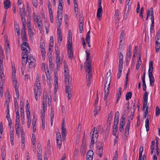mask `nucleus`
<instances>
[{
    "mask_svg": "<svg viewBox=\"0 0 160 160\" xmlns=\"http://www.w3.org/2000/svg\"><path fill=\"white\" fill-rule=\"evenodd\" d=\"M37 148H38L37 150L38 157H42V149L40 146L38 145L37 146Z\"/></svg>",
    "mask_w": 160,
    "mask_h": 160,
    "instance_id": "412c9836",
    "label": "nucleus"
},
{
    "mask_svg": "<svg viewBox=\"0 0 160 160\" xmlns=\"http://www.w3.org/2000/svg\"><path fill=\"white\" fill-rule=\"evenodd\" d=\"M28 62V59L26 58H22V64L23 66L26 65Z\"/></svg>",
    "mask_w": 160,
    "mask_h": 160,
    "instance_id": "09e8293b",
    "label": "nucleus"
},
{
    "mask_svg": "<svg viewBox=\"0 0 160 160\" xmlns=\"http://www.w3.org/2000/svg\"><path fill=\"white\" fill-rule=\"evenodd\" d=\"M111 78V76L110 74V72H109V74H108V72L105 79V83L104 85V92H105H105H107L108 90H109Z\"/></svg>",
    "mask_w": 160,
    "mask_h": 160,
    "instance_id": "f03ea898",
    "label": "nucleus"
},
{
    "mask_svg": "<svg viewBox=\"0 0 160 160\" xmlns=\"http://www.w3.org/2000/svg\"><path fill=\"white\" fill-rule=\"evenodd\" d=\"M132 92H128L126 95V100H128L130 99L132 96Z\"/></svg>",
    "mask_w": 160,
    "mask_h": 160,
    "instance_id": "c85d7f7f",
    "label": "nucleus"
},
{
    "mask_svg": "<svg viewBox=\"0 0 160 160\" xmlns=\"http://www.w3.org/2000/svg\"><path fill=\"white\" fill-rule=\"evenodd\" d=\"M79 32L80 33H82V32L83 30V17H80L79 19Z\"/></svg>",
    "mask_w": 160,
    "mask_h": 160,
    "instance_id": "0eeeda50",
    "label": "nucleus"
},
{
    "mask_svg": "<svg viewBox=\"0 0 160 160\" xmlns=\"http://www.w3.org/2000/svg\"><path fill=\"white\" fill-rule=\"evenodd\" d=\"M93 134L92 135L91 144L90 145V148H93V144L94 143V138H93Z\"/></svg>",
    "mask_w": 160,
    "mask_h": 160,
    "instance_id": "2f4dec72",
    "label": "nucleus"
},
{
    "mask_svg": "<svg viewBox=\"0 0 160 160\" xmlns=\"http://www.w3.org/2000/svg\"><path fill=\"white\" fill-rule=\"evenodd\" d=\"M42 118V129L44 130L45 127V117H41Z\"/></svg>",
    "mask_w": 160,
    "mask_h": 160,
    "instance_id": "ea45409f",
    "label": "nucleus"
},
{
    "mask_svg": "<svg viewBox=\"0 0 160 160\" xmlns=\"http://www.w3.org/2000/svg\"><path fill=\"white\" fill-rule=\"evenodd\" d=\"M103 144L102 143H100V146H98L97 147V153L99 155L100 157L102 156L103 153Z\"/></svg>",
    "mask_w": 160,
    "mask_h": 160,
    "instance_id": "1a4fd4ad",
    "label": "nucleus"
},
{
    "mask_svg": "<svg viewBox=\"0 0 160 160\" xmlns=\"http://www.w3.org/2000/svg\"><path fill=\"white\" fill-rule=\"evenodd\" d=\"M56 60V65H57V69H59L60 68V66L61 63L60 62V59Z\"/></svg>",
    "mask_w": 160,
    "mask_h": 160,
    "instance_id": "a18cd8bd",
    "label": "nucleus"
},
{
    "mask_svg": "<svg viewBox=\"0 0 160 160\" xmlns=\"http://www.w3.org/2000/svg\"><path fill=\"white\" fill-rule=\"evenodd\" d=\"M95 109L94 110V112H95V113H94L95 116H96L97 114H98V113H99L100 111V107H95Z\"/></svg>",
    "mask_w": 160,
    "mask_h": 160,
    "instance_id": "f704fd0d",
    "label": "nucleus"
},
{
    "mask_svg": "<svg viewBox=\"0 0 160 160\" xmlns=\"http://www.w3.org/2000/svg\"><path fill=\"white\" fill-rule=\"evenodd\" d=\"M62 134L63 138H65L66 134V128L65 127V123L64 119H63L62 122Z\"/></svg>",
    "mask_w": 160,
    "mask_h": 160,
    "instance_id": "9d476101",
    "label": "nucleus"
},
{
    "mask_svg": "<svg viewBox=\"0 0 160 160\" xmlns=\"http://www.w3.org/2000/svg\"><path fill=\"white\" fill-rule=\"evenodd\" d=\"M98 94H97V97L96 98V99L95 100V102L94 103V107H98L97 104L98 103Z\"/></svg>",
    "mask_w": 160,
    "mask_h": 160,
    "instance_id": "603ef678",
    "label": "nucleus"
},
{
    "mask_svg": "<svg viewBox=\"0 0 160 160\" xmlns=\"http://www.w3.org/2000/svg\"><path fill=\"white\" fill-rule=\"evenodd\" d=\"M28 36L30 40L33 37V34L31 29V28H28Z\"/></svg>",
    "mask_w": 160,
    "mask_h": 160,
    "instance_id": "a878e982",
    "label": "nucleus"
},
{
    "mask_svg": "<svg viewBox=\"0 0 160 160\" xmlns=\"http://www.w3.org/2000/svg\"><path fill=\"white\" fill-rule=\"evenodd\" d=\"M124 35V31H122L121 33V35L120 38V40H122L123 39L124 40V38L123 37V36Z\"/></svg>",
    "mask_w": 160,
    "mask_h": 160,
    "instance_id": "bf43d9fd",
    "label": "nucleus"
},
{
    "mask_svg": "<svg viewBox=\"0 0 160 160\" xmlns=\"http://www.w3.org/2000/svg\"><path fill=\"white\" fill-rule=\"evenodd\" d=\"M90 31H89L87 34L86 40H89L90 38Z\"/></svg>",
    "mask_w": 160,
    "mask_h": 160,
    "instance_id": "338daca9",
    "label": "nucleus"
},
{
    "mask_svg": "<svg viewBox=\"0 0 160 160\" xmlns=\"http://www.w3.org/2000/svg\"><path fill=\"white\" fill-rule=\"evenodd\" d=\"M57 145L59 146V149H61V146L62 144V141L61 139H57L56 140Z\"/></svg>",
    "mask_w": 160,
    "mask_h": 160,
    "instance_id": "de8ad7c7",
    "label": "nucleus"
},
{
    "mask_svg": "<svg viewBox=\"0 0 160 160\" xmlns=\"http://www.w3.org/2000/svg\"><path fill=\"white\" fill-rule=\"evenodd\" d=\"M28 28H31V24L30 16H28L27 18Z\"/></svg>",
    "mask_w": 160,
    "mask_h": 160,
    "instance_id": "72a5a7b5",
    "label": "nucleus"
},
{
    "mask_svg": "<svg viewBox=\"0 0 160 160\" xmlns=\"http://www.w3.org/2000/svg\"><path fill=\"white\" fill-rule=\"evenodd\" d=\"M123 62H119V65L118 66V70H122V69Z\"/></svg>",
    "mask_w": 160,
    "mask_h": 160,
    "instance_id": "5fc2aeb1",
    "label": "nucleus"
},
{
    "mask_svg": "<svg viewBox=\"0 0 160 160\" xmlns=\"http://www.w3.org/2000/svg\"><path fill=\"white\" fill-rule=\"evenodd\" d=\"M1 156L2 158V159L4 160V158L5 157L6 155V152L5 151V148H3V146L1 148Z\"/></svg>",
    "mask_w": 160,
    "mask_h": 160,
    "instance_id": "5701e85b",
    "label": "nucleus"
},
{
    "mask_svg": "<svg viewBox=\"0 0 160 160\" xmlns=\"http://www.w3.org/2000/svg\"><path fill=\"white\" fill-rule=\"evenodd\" d=\"M67 49H72V41H68Z\"/></svg>",
    "mask_w": 160,
    "mask_h": 160,
    "instance_id": "473e14b6",
    "label": "nucleus"
},
{
    "mask_svg": "<svg viewBox=\"0 0 160 160\" xmlns=\"http://www.w3.org/2000/svg\"><path fill=\"white\" fill-rule=\"evenodd\" d=\"M123 55L121 52H120L119 53V62H123Z\"/></svg>",
    "mask_w": 160,
    "mask_h": 160,
    "instance_id": "37998d69",
    "label": "nucleus"
},
{
    "mask_svg": "<svg viewBox=\"0 0 160 160\" xmlns=\"http://www.w3.org/2000/svg\"><path fill=\"white\" fill-rule=\"evenodd\" d=\"M119 112L118 111H117L115 113L114 119H116V120H119Z\"/></svg>",
    "mask_w": 160,
    "mask_h": 160,
    "instance_id": "13d9d810",
    "label": "nucleus"
},
{
    "mask_svg": "<svg viewBox=\"0 0 160 160\" xmlns=\"http://www.w3.org/2000/svg\"><path fill=\"white\" fill-rule=\"evenodd\" d=\"M21 20L22 23V28H25V25L26 24V22L25 18H21Z\"/></svg>",
    "mask_w": 160,
    "mask_h": 160,
    "instance_id": "3c124183",
    "label": "nucleus"
},
{
    "mask_svg": "<svg viewBox=\"0 0 160 160\" xmlns=\"http://www.w3.org/2000/svg\"><path fill=\"white\" fill-rule=\"evenodd\" d=\"M153 70V61H150L149 62V68L148 70V73H152Z\"/></svg>",
    "mask_w": 160,
    "mask_h": 160,
    "instance_id": "6ab92c4d",
    "label": "nucleus"
},
{
    "mask_svg": "<svg viewBox=\"0 0 160 160\" xmlns=\"http://www.w3.org/2000/svg\"><path fill=\"white\" fill-rule=\"evenodd\" d=\"M130 0H129V2H128V3L127 4L125 5V10L124 11V14L123 15V17L124 18H125V19H126L128 17V11L129 9H131V3L130 4H129V2Z\"/></svg>",
    "mask_w": 160,
    "mask_h": 160,
    "instance_id": "20e7f679",
    "label": "nucleus"
},
{
    "mask_svg": "<svg viewBox=\"0 0 160 160\" xmlns=\"http://www.w3.org/2000/svg\"><path fill=\"white\" fill-rule=\"evenodd\" d=\"M5 45L6 47V49L8 51V49H9V42L8 41H5Z\"/></svg>",
    "mask_w": 160,
    "mask_h": 160,
    "instance_id": "680f3d73",
    "label": "nucleus"
},
{
    "mask_svg": "<svg viewBox=\"0 0 160 160\" xmlns=\"http://www.w3.org/2000/svg\"><path fill=\"white\" fill-rule=\"evenodd\" d=\"M157 40H159L160 38V29H159L157 32L156 36Z\"/></svg>",
    "mask_w": 160,
    "mask_h": 160,
    "instance_id": "052dcab7",
    "label": "nucleus"
},
{
    "mask_svg": "<svg viewBox=\"0 0 160 160\" xmlns=\"http://www.w3.org/2000/svg\"><path fill=\"white\" fill-rule=\"evenodd\" d=\"M38 0H32V3L33 5L36 8L38 6Z\"/></svg>",
    "mask_w": 160,
    "mask_h": 160,
    "instance_id": "864d4df0",
    "label": "nucleus"
},
{
    "mask_svg": "<svg viewBox=\"0 0 160 160\" xmlns=\"http://www.w3.org/2000/svg\"><path fill=\"white\" fill-rule=\"evenodd\" d=\"M95 128H94L93 129V133L92 134H93V138L97 139L98 137V132L97 130L96 131L95 129Z\"/></svg>",
    "mask_w": 160,
    "mask_h": 160,
    "instance_id": "7c9ffc66",
    "label": "nucleus"
},
{
    "mask_svg": "<svg viewBox=\"0 0 160 160\" xmlns=\"http://www.w3.org/2000/svg\"><path fill=\"white\" fill-rule=\"evenodd\" d=\"M64 74L67 73H68V67L67 65H64Z\"/></svg>",
    "mask_w": 160,
    "mask_h": 160,
    "instance_id": "6e6d98bb",
    "label": "nucleus"
},
{
    "mask_svg": "<svg viewBox=\"0 0 160 160\" xmlns=\"http://www.w3.org/2000/svg\"><path fill=\"white\" fill-rule=\"evenodd\" d=\"M138 59L137 61L136 67V70H138L139 69V68L141 65V54H139L138 55Z\"/></svg>",
    "mask_w": 160,
    "mask_h": 160,
    "instance_id": "2eb2a0df",
    "label": "nucleus"
},
{
    "mask_svg": "<svg viewBox=\"0 0 160 160\" xmlns=\"http://www.w3.org/2000/svg\"><path fill=\"white\" fill-rule=\"evenodd\" d=\"M158 41H156L155 45V48L157 53H158L159 52L160 48V43L158 42Z\"/></svg>",
    "mask_w": 160,
    "mask_h": 160,
    "instance_id": "b1692460",
    "label": "nucleus"
},
{
    "mask_svg": "<svg viewBox=\"0 0 160 160\" xmlns=\"http://www.w3.org/2000/svg\"><path fill=\"white\" fill-rule=\"evenodd\" d=\"M10 139L14 138V130L13 128L12 129V131H11L10 132Z\"/></svg>",
    "mask_w": 160,
    "mask_h": 160,
    "instance_id": "e2e57ef3",
    "label": "nucleus"
},
{
    "mask_svg": "<svg viewBox=\"0 0 160 160\" xmlns=\"http://www.w3.org/2000/svg\"><path fill=\"white\" fill-rule=\"evenodd\" d=\"M142 87L143 91L145 92L146 91L147 87L145 82H142Z\"/></svg>",
    "mask_w": 160,
    "mask_h": 160,
    "instance_id": "774afa93",
    "label": "nucleus"
},
{
    "mask_svg": "<svg viewBox=\"0 0 160 160\" xmlns=\"http://www.w3.org/2000/svg\"><path fill=\"white\" fill-rule=\"evenodd\" d=\"M64 82L65 86L69 85L71 84V82L69 81V73H67L64 74Z\"/></svg>",
    "mask_w": 160,
    "mask_h": 160,
    "instance_id": "f8f14e48",
    "label": "nucleus"
},
{
    "mask_svg": "<svg viewBox=\"0 0 160 160\" xmlns=\"http://www.w3.org/2000/svg\"><path fill=\"white\" fill-rule=\"evenodd\" d=\"M21 49L23 51L26 50V51L27 52V54L30 53V49L29 47V44L26 42H23L22 45L21 46Z\"/></svg>",
    "mask_w": 160,
    "mask_h": 160,
    "instance_id": "7ed1b4c3",
    "label": "nucleus"
},
{
    "mask_svg": "<svg viewBox=\"0 0 160 160\" xmlns=\"http://www.w3.org/2000/svg\"><path fill=\"white\" fill-rule=\"evenodd\" d=\"M48 7L49 9V13L50 14H52V5L51 3L50 0H48Z\"/></svg>",
    "mask_w": 160,
    "mask_h": 160,
    "instance_id": "4be33fe9",
    "label": "nucleus"
},
{
    "mask_svg": "<svg viewBox=\"0 0 160 160\" xmlns=\"http://www.w3.org/2000/svg\"><path fill=\"white\" fill-rule=\"evenodd\" d=\"M147 118L146 119L145 121V127L146 128V131L147 132L149 130V119L150 118V115H148L147 116Z\"/></svg>",
    "mask_w": 160,
    "mask_h": 160,
    "instance_id": "4468645a",
    "label": "nucleus"
},
{
    "mask_svg": "<svg viewBox=\"0 0 160 160\" xmlns=\"http://www.w3.org/2000/svg\"><path fill=\"white\" fill-rule=\"evenodd\" d=\"M128 72L127 73L126 75V81L124 85V88H127V86L128 83Z\"/></svg>",
    "mask_w": 160,
    "mask_h": 160,
    "instance_id": "8fccbe9b",
    "label": "nucleus"
},
{
    "mask_svg": "<svg viewBox=\"0 0 160 160\" xmlns=\"http://www.w3.org/2000/svg\"><path fill=\"white\" fill-rule=\"evenodd\" d=\"M84 64H85L84 67L86 69V72L88 74L91 73V62H85Z\"/></svg>",
    "mask_w": 160,
    "mask_h": 160,
    "instance_id": "6e6552de",
    "label": "nucleus"
},
{
    "mask_svg": "<svg viewBox=\"0 0 160 160\" xmlns=\"http://www.w3.org/2000/svg\"><path fill=\"white\" fill-rule=\"evenodd\" d=\"M63 7L62 6H58V11L57 12V18H58L60 16V15L59 14V12H60V13H62Z\"/></svg>",
    "mask_w": 160,
    "mask_h": 160,
    "instance_id": "bb28decb",
    "label": "nucleus"
},
{
    "mask_svg": "<svg viewBox=\"0 0 160 160\" xmlns=\"http://www.w3.org/2000/svg\"><path fill=\"white\" fill-rule=\"evenodd\" d=\"M68 40H72V33L71 30H69L68 31Z\"/></svg>",
    "mask_w": 160,
    "mask_h": 160,
    "instance_id": "e433bc0d",
    "label": "nucleus"
},
{
    "mask_svg": "<svg viewBox=\"0 0 160 160\" xmlns=\"http://www.w3.org/2000/svg\"><path fill=\"white\" fill-rule=\"evenodd\" d=\"M73 2L74 3V7L75 12L76 11L78 12V5L77 4V0H73Z\"/></svg>",
    "mask_w": 160,
    "mask_h": 160,
    "instance_id": "393cba45",
    "label": "nucleus"
},
{
    "mask_svg": "<svg viewBox=\"0 0 160 160\" xmlns=\"http://www.w3.org/2000/svg\"><path fill=\"white\" fill-rule=\"evenodd\" d=\"M45 108H43L41 110V117H45Z\"/></svg>",
    "mask_w": 160,
    "mask_h": 160,
    "instance_id": "49530a36",
    "label": "nucleus"
},
{
    "mask_svg": "<svg viewBox=\"0 0 160 160\" xmlns=\"http://www.w3.org/2000/svg\"><path fill=\"white\" fill-rule=\"evenodd\" d=\"M130 127H126L125 129V130L124 136L126 137H128L129 135Z\"/></svg>",
    "mask_w": 160,
    "mask_h": 160,
    "instance_id": "c756f323",
    "label": "nucleus"
},
{
    "mask_svg": "<svg viewBox=\"0 0 160 160\" xmlns=\"http://www.w3.org/2000/svg\"><path fill=\"white\" fill-rule=\"evenodd\" d=\"M57 34L58 36V40H62V36L61 30L60 29V25L57 23Z\"/></svg>",
    "mask_w": 160,
    "mask_h": 160,
    "instance_id": "ddd939ff",
    "label": "nucleus"
},
{
    "mask_svg": "<svg viewBox=\"0 0 160 160\" xmlns=\"http://www.w3.org/2000/svg\"><path fill=\"white\" fill-rule=\"evenodd\" d=\"M29 68H33L35 65V59H32L29 61Z\"/></svg>",
    "mask_w": 160,
    "mask_h": 160,
    "instance_id": "aec40b11",
    "label": "nucleus"
},
{
    "mask_svg": "<svg viewBox=\"0 0 160 160\" xmlns=\"http://www.w3.org/2000/svg\"><path fill=\"white\" fill-rule=\"evenodd\" d=\"M68 58L71 60H72L73 58V51L72 49L68 50Z\"/></svg>",
    "mask_w": 160,
    "mask_h": 160,
    "instance_id": "a211bd4d",
    "label": "nucleus"
},
{
    "mask_svg": "<svg viewBox=\"0 0 160 160\" xmlns=\"http://www.w3.org/2000/svg\"><path fill=\"white\" fill-rule=\"evenodd\" d=\"M7 105V116L6 117H8V116H10V114H9V104H6V105Z\"/></svg>",
    "mask_w": 160,
    "mask_h": 160,
    "instance_id": "4c0bfd02",
    "label": "nucleus"
},
{
    "mask_svg": "<svg viewBox=\"0 0 160 160\" xmlns=\"http://www.w3.org/2000/svg\"><path fill=\"white\" fill-rule=\"evenodd\" d=\"M29 108L30 106H29L28 108H27L26 109V112L27 118H29V117H30V112L29 111Z\"/></svg>",
    "mask_w": 160,
    "mask_h": 160,
    "instance_id": "58836bf2",
    "label": "nucleus"
},
{
    "mask_svg": "<svg viewBox=\"0 0 160 160\" xmlns=\"http://www.w3.org/2000/svg\"><path fill=\"white\" fill-rule=\"evenodd\" d=\"M36 82L37 83V86H41L39 76H37L36 78Z\"/></svg>",
    "mask_w": 160,
    "mask_h": 160,
    "instance_id": "a19ab883",
    "label": "nucleus"
},
{
    "mask_svg": "<svg viewBox=\"0 0 160 160\" xmlns=\"http://www.w3.org/2000/svg\"><path fill=\"white\" fill-rule=\"evenodd\" d=\"M51 119H53L54 118V111L52 108H51L50 114Z\"/></svg>",
    "mask_w": 160,
    "mask_h": 160,
    "instance_id": "4d7b16f0",
    "label": "nucleus"
},
{
    "mask_svg": "<svg viewBox=\"0 0 160 160\" xmlns=\"http://www.w3.org/2000/svg\"><path fill=\"white\" fill-rule=\"evenodd\" d=\"M148 77L149 79L150 82H151V83L154 82L155 80L153 75L152 74V73H148Z\"/></svg>",
    "mask_w": 160,
    "mask_h": 160,
    "instance_id": "cd10ccee",
    "label": "nucleus"
},
{
    "mask_svg": "<svg viewBox=\"0 0 160 160\" xmlns=\"http://www.w3.org/2000/svg\"><path fill=\"white\" fill-rule=\"evenodd\" d=\"M131 56V53L130 51H128L127 53L126 57L127 59L129 60Z\"/></svg>",
    "mask_w": 160,
    "mask_h": 160,
    "instance_id": "c03bdc74",
    "label": "nucleus"
},
{
    "mask_svg": "<svg viewBox=\"0 0 160 160\" xmlns=\"http://www.w3.org/2000/svg\"><path fill=\"white\" fill-rule=\"evenodd\" d=\"M4 4L5 9H7L11 7V2L9 0H5Z\"/></svg>",
    "mask_w": 160,
    "mask_h": 160,
    "instance_id": "dca6fc26",
    "label": "nucleus"
},
{
    "mask_svg": "<svg viewBox=\"0 0 160 160\" xmlns=\"http://www.w3.org/2000/svg\"><path fill=\"white\" fill-rule=\"evenodd\" d=\"M113 113L112 111H111L110 113L108 115V120H109L110 121H112V115Z\"/></svg>",
    "mask_w": 160,
    "mask_h": 160,
    "instance_id": "79ce46f5",
    "label": "nucleus"
},
{
    "mask_svg": "<svg viewBox=\"0 0 160 160\" xmlns=\"http://www.w3.org/2000/svg\"><path fill=\"white\" fill-rule=\"evenodd\" d=\"M155 111L156 116V117H157L160 114V109L157 106L156 107Z\"/></svg>",
    "mask_w": 160,
    "mask_h": 160,
    "instance_id": "c9c22d12",
    "label": "nucleus"
},
{
    "mask_svg": "<svg viewBox=\"0 0 160 160\" xmlns=\"http://www.w3.org/2000/svg\"><path fill=\"white\" fill-rule=\"evenodd\" d=\"M6 97V101L4 106H5L6 104H9L11 96L10 95V92L9 90H7L5 93Z\"/></svg>",
    "mask_w": 160,
    "mask_h": 160,
    "instance_id": "9b49d317",
    "label": "nucleus"
},
{
    "mask_svg": "<svg viewBox=\"0 0 160 160\" xmlns=\"http://www.w3.org/2000/svg\"><path fill=\"white\" fill-rule=\"evenodd\" d=\"M101 1L99 0V2L98 3V7L97 10V16L98 18H100L102 16V6L101 5Z\"/></svg>",
    "mask_w": 160,
    "mask_h": 160,
    "instance_id": "423d86ee",
    "label": "nucleus"
},
{
    "mask_svg": "<svg viewBox=\"0 0 160 160\" xmlns=\"http://www.w3.org/2000/svg\"><path fill=\"white\" fill-rule=\"evenodd\" d=\"M148 93L147 92H145L144 94L143 97V108L142 110H144L145 108H146V109L144 113L148 115V109L149 108L148 106L147 105L148 99Z\"/></svg>",
    "mask_w": 160,
    "mask_h": 160,
    "instance_id": "f257e3e1",
    "label": "nucleus"
},
{
    "mask_svg": "<svg viewBox=\"0 0 160 160\" xmlns=\"http://www.w3.org/2000/svg\"><path fill=\"white\" fill-rule=\"evenodd\" d=\"M37 90L36 92L38 94H40L41 93V86H37Z\"/></svg>",
    "mask_w": 160,
    "mask_h": 160,
    "instance_id": "0e129e2a",
    "label": "nucleus"
},
{
    "mask_svg": "<svg viewBox=\"0 0 160 160\" xmlns=\"http://www.w3.org/2000/svg\"><path fill=\"white\" fill-rule=\"evenodd\" d=\"M71 84L69 85L65 86H66V93L68 94V100H69L70 99L71 97H72L71 91L72 90V88L71 86Z\"/></svg>",
    "mask_w": 160,
    "mask_h": 160,
    "instance_id": "39448f33",
    "label": "nucleus"
},
{
    "mask_svg": "<svg viewBox=\"0 0 160 160\" xmlns=\"http://www.w3.org/2000/svg\"><path fill=\"white\" fill-rule=\"evenodd\" d=\"M21 36L22 38V40L27 39L26 34L25 32V28H22L21 30Z\"/></svg>",
    "mask_w": 160,
    "mask_h": 160,
    "instance_id": "f3484780",
    "label": "nucleus"
},
{
    "mask_svg": "<svg viewBox=\"0 0 160 160\" xmlns=\"http://www.w3.org/2000/svg\"><path fill=\"white\" fill-rule=\"evenodd\" d=\"M36 121L37 118L35 117V116H33L32 119V125L35 126L36 125Z\"/></svg>",
    "mask_w": 160,
    "mask_h": 160,
    "instance_id": "69168bd1",
    "label": "nucleus"
}]
</instances>
